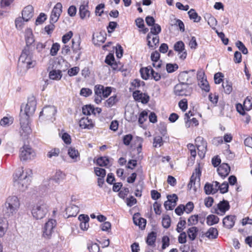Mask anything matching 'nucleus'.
<instances>
[{"mask_svg":"<svg viewBox=\"0 0 252 252\" xmlns=\"http://www.w3.org/2000/svg\"><path fill=\"white\" fill-rule=\"evenodd\" d=\"M163 144L162 138L160 136H156L154 139L153 146L154 147H160Z\"/></svg>","mask_w":252,"mask_h":252,"instance_id":"obj_55","label":"nucleus"},{"mask_svg":"<svg viewBox=\"0 0 252 252\" xmlns=\"http://www.w3.org/2000/svg\"><path fill=\"white\" fill-rule=\"evenodd\" d=\"M31 212L34 219L41 220L47 214L48 206L44 200H40L32 205Z\"/></svg>","mask_w":252,"mask_h":252,"instance_id":"obj_4","label":"nucleus"},{"mask_svg":"<svg viewBox=\"0 0 252 252\" xmlns=\"http://www.w3.org/2000/svg\"><path fill=\"white\" fill-rule=\"evenodd\" d=\"M57 109L54 106L49 105L43 107L39 114V119L53 122L55 120V115Z\"/></svg>","mask_w":252,"mask_h":252,"instance_id":"obj_7","label":"nucleus"},{"mask_svg":"<svg viewBox=\"0 0 252 252\" xmlns=\"http://www.w3.org/2000/svg\"><path fill=\"white\" fill-rule=\"evenodd\" d=\"M174 49L180 54L185 50V45L183 42L179 41L177 42L174 45Z\"/></svg>","mask_w":252,"mask_h":252,"instance_id":"obj_45","label":"nucleus"},{"mask_svg":"<svg viewBox=\"0 0 252 252\" xmlns=\"http://www.w3.org/2000/svg\"><path fill=\"white\" fill-rule=\"evenodd\" d=\"M47 19V16L44 13H41L39 16L37 17L36 21L35 24L36 25H40L44 23V22Z\"/></svg>","mask_w":252,"mask_h":252,"instance_id":"obj_53","label":"nucleus"},{"mask_svg":"<svg viewBox=\"0 0 252 252\" xmlns=\"http://www.w3.org/2000/svg\"><path fill=\"white\" fill-rule=\"evenodd\" d=\"M68 155L74 162L78 161L80 160V154L78 150L75 148L69 147L68 149Z\"/></svg>","mask_w":252,"mask_h":252,"instance_id":"obj_25","label":"nucleus"},{"mask_svg":"<svg viewBox=\"0 0 252 252\" xmlns=\"http://www.w3.org/2000/svg\"><path fill=\"white\" fill-rule=\"evenodd\" d=\"M229 209V202L223 199L220 201L217 206L213 207L212 212L219 216H223Z\"/></svg>","mask_w":252,"mask_h":252,"instance_id":"obj_10","label":"nucleus"},{"mask_svg":"<svg viewBox=\"0 0 252 252\" xmlns=\"http://www.w3.org/2000/svg\"><path fill=\"white\" fill-rule=\"evenodd\" d=\"M148 113L146 111H142L139 115L138 118V122L140 125H142L147 120Z\"/></svg>","mask_w":252,"mask_h":252,"instance_id":"obj_60","label":"nucleus"},{"mask_svg":"<svg viewBox=\"0 0 252 252\" xmlns=\"http://www.w3.org/2000/svg\"><path fill=\"white\" fill-rule=\"evenodd\" d=\"M201 175V172L199 169H195V176L194 173H193L190 177V181L188 185V188L189 189L191 190L193 189L194 191L196 190V187L195 186V181L198 179V181L200 180V175Z\"/></svg>","mask_w":252,"mask_h":252,"instance_id":"obj_14","label":"nucleus"},{"mask_svg":"<svg viewBox=\"0 0 252 252\" xmlns=\"http://www.w3.org/2000/svg\"><path fill=\"white\" fill-rule=\"evenodd\" d=\"M25 38L26 45L22 52L18 65V72L21 75L25 73L28 69L34 67L36 64L35 61L32 59V44L35 40L31 29L26 30Z\"/></svg>","mask_w":252,"mask_h":252,"instance_id":"obj_1","label":"nucleus"},{"mask_svg":"<svg viewBox=\"0 0 252 252\" xmlns=\"http://www.w3.org/2000/svg\"><path fill=\"white\" fill-rule=\"evenodd\" d=\"M224 81L222 82V86L225 93L229 94L232 90V83L228 80H224Z\"/></svg>","mask_w":252,"mask_h":252,"instance_id":"obj_36","label":"nucleus"},{"mask_svg":"<svg viewBox=\"0 0 252 252\" xmlns=\"http://www.w3.org/2000/svg\"><path fill=\"white\" fill-rule=\"evenodd\" d=\"M132 88H130V89H134L136 88H139L141 86H144L145 83L140 80H133L131 83Z\"/></svg>","mask_w":252,"mask_h":252,"instance_id":"obj_49","label":"nucleus"},{"mask_svg":"<svg viewBox=\"0 0 252 252\" xmlns=\"http://www.w3.org/2000/svg\"><path fill=\"white\" fill-rule=\"evenodd\" d=\"M80 94L81 95L87 97L92 94V91L89 88H83L81 90Z\"/></svg>","mask_w":252,"mask_h":252,"instance_id":"obj_61","label":"nucleus"},{"mask_svg":"<svg viewBox=\"0 0 252 252\" xmlns=\"http://www.w3.org/2000/svg\"><path fill=\"white\" fill-rule=\"evenodd\" d=\"M244 107L246 111H249L252 109V97L248 96L244 102Z\"/></svg>","mask_w":252,"mask_h":252,"instance_id":"obj_44","label":"nucleus"},{"mask_svg":"<svg viewBox=\"0 0 252 252\" xmlns=\"http://www.w3.org/2000/svg\"><path fill=\"white\" fill-rule=\"evenodd\" d=\"M157 237V233L152 231L148 234L147 239L146 243L149 246H154L156 242Z\"/></svg>","mask_w":252,"mask_h":252,"instance_id":"obj_29","label":"nucleus"},{"mask_svg":"<svg viewBox=\"0 0 252 252\" xmlns=\"http://www.w3.org/2000/svg\"><path fill=\"white\" fill-rule=\"evenodd\" d=\"M79 126L83 129H90L94 127V123L92 119H89L88 117L82 118L79 122Z\"/></svg>","mask_w":252,"mask_h":252,"instance_id":"obj_15","label":"nucleus"},{"mask_svg":"<svg viewBox=\"0 0 252 252\" xmlns=\"http://www.w3.org/2000/svg\"><path fill=\"white\" fill-rule=\"evenodd\" d=\"M171 224V219L169 215H163L162 220V226L165 228H168Z\"/></svg>","mask_w":252,"mask_h":252,"instance_id":"obj_40","label":"nucleus"},{"mask_svg":"<svg viewBox=\"0 0 252 252\" xmlns=\"http://www.w3.org/2000/svg\"><path fill=\"white\" fill-rule=\"evenodd\" d=\"M22 14L25 22H28L33 15V7L31 5L26 6L23 10Z\"/></svg>","mask_w":252,"mask_h":252,"instance_id":"obj_19","label":"nucleus"},{"mask_svg":"<svg viewBox=\"0 0 252 252\" xmlns=\"http://www.w3.org/2000/svg\"><path fill=\"white\" fill-rule=\"evenodd\" d=\"M133 220L134 223L136 225H138L141 229H143L145 227L146 224V220L145 219L140 218L138 216H134Z\"/></svg>","mask_w":252,"mask_h":252,"instance_id":"obj_27","label":"nucleus"},{"mask_svg":"<svg viewBox=\"0 0 252 252\" xmlns=\"http://www.w3.org/2000/svg\"><path fill=\"white\" fill-rule=\"evenodd\" d=\"M186 221L185 220H181L177 224L176 230L180 233L185 228Z\"/></svg>","mask_w":252,"mask_h":252,"instance_id":"obj_64","label":"nucleus"},{"mask_svg":"<svg viewBox=\"0 0 252 252\" xmlns=\"http://www.w3.org/2000/svg\"><path fill=\"white\" fill-rule=\"evenodd\" d=\"M57 221L54 219H49L46 222L42 229V237L45 239H50L54 232Z\"/></svg>","mask_w":252,"mask_h":252,"instance_id":"obj_8","label":"nucleus"},{"mask_svg":"<svg viewBox=\"0 0 252 252\" xmlns=\"http://www.w3.org/2000/svg\"><path fill=\"white\" fill-rule=\"evenodd\" d=\"M87 249L90 252H99V245L92 242L88 243Z\"/></svg>","mask_w":252,"mask_h":252,"instance_id":"obj_41","label":"nucleus"},{"mask_svg":"<svg viewBox=\"0 0 252 252\" xmlns=\"http://www.w3.org/2000/svg\"><path fill=\"white\" fill-rule=\"evenodd\" d=\"M217 171L219 175L224 179L228 175L230 168L228 164L223 163L218 168Z\"/></svg>","mask_w":252,"mask_h":252,"instance_id":"obj_17","label":"nucleus"},{"mask_svg":"<svg viewBox=\"0 0 252 252\" xmlns=\"http://www.w3.org/2000/svg\"><path fill=\"white\" fill-rule=\"evenodd\" d=\"M148 71L147 72L146 78L148 79L150 76L155 79L156 77H158L160 78V76L158 72L155 73L154 70L151 66H148Z\"/></svg>","mask_w":252,"mask_h":252,"instance_id":"obj_47","label":"nucleus"},{"mask_svg":"<svg viewBox=\"0 0 252 252\" xmlns=\"http://www.w3.org/2000/svg\"><path fill=\"white\" fill-rule=\"evenodd\" d=\"M60 150L59 149H54L50 151L47 154V157L49 158L57 157L59 156Z\"/></svg>","mask_w":252,"mask_h":252,"instance_id":"obj_62","label":"nucleus"},{"mask_svg":"<svg viewBox=\"0 0 252 252\" xmlns=\"http://www.w3.org/2000/svg\"><path fill=\"white\" fill-rule=\"evenodd\" d=\"M198 215H192L191 216L188 220V224L189 225H193L197 223L198 220Z\"/></svg>","mask_w":252,"mask_h":252,"instance_id":"obj_63","label":"nucleus"},{"mask_svg":"<svg viewBox=\"0 0 252 252\" xmlns=\"http://www.w3.org/2000/svg\"><path fill=\"white\" fill-rule=\"evenodd\" d=\"M189 85L187 83H180L174 87V93L179 96L187 95L188 93Z\"/></svg>","mask_w":252,"mask_h":252,"instance_id":"obj_12","label":"nucleus"},{"mask_svg":"<svg viewBox=\"0 0 252 252\" xmlns=\"http://www.w3.org/2000/svg\"><path fill=\"white\" fill-rule=\"evenodd\" d=\"M62 77V73L60 70H53L49 73L50 79H61Z\"/></svg>","mask_w":252,"mask_h":252,"instance_id":"obj_39","label":"nucleus"},{"mask_svg":"<svg viewBox=\"0 0 252 252\" xmlns=\"http://www.w3.org/2000/svg\"><path fill=\"white\" fill-rule=\"evenodd\" d=\"M20 206V200L17 196H9L2 206V215L5 218L14 216L18 211Z\"/></svg>","mask_w":252,"mask_h":252,"instance_id":"obj_3","label":"nucleus"},{"mask_svg":"<svg viewBox=\"0 0 252 252\" xmlns=\"http://www.w3.org/2000/svg\"><path fill=\"white\" fill-rule=\"evenodd\" d=\"M214 183L215 184V187H214V184L208 183L205 185L204 190L207 194H210L211 193L214 194L219 190L218 186L219 183L217 181H215Z\"/></svg>","mask_w":252,"mask_h":252,"instance_id":"obj_20","label":"nucleus"},{"mask_svg":"<svg viewBox=\"0 0 252 252\" xmlns=\"http://www.w3.org/2000/svg\"><path fill=\"white\" fill-rule=\"evenodd\" d=\"M72 49L73 53L78 54L77 56L76 57V60H78L80 59L81 55V53L80 52L81 49L80 38H78L76 39H75L74 38L72 39Z\"/></svg>","mask_w":252,"mask_h":252,"instance_id":"obj_22","label":"nucleus"},{"mask_svg":"<svg viewBox=\"0 0 252 252\" xmlns=\"http://www.w3.org/2000/svg\"><path fill=\"white\" fill-rule=\"evenodd\" d=\"M198 85L202 91L209 92L210 91V85L207 80H199Z\"/></svg>","mask_w":252,"mask_h":252,"instance_id":"obj_35","label":"nucleus"},{"mask_svg":"<svg viewBox=\"0 0 252 252\" xmlns=\"http://www.w3.org/2000/svg\"><path fill=\"white\" fill-rule=\"evenodd\" d=\"M36 107V101L35 97L33 96L29 97L27 103L25 105L23 104L21 107L20 117L29 120L30 117L34 114Z\"/></svg>","mask_w":252,"mask_h":252,"instance_id":"obj_5","label":"nucleus"},{"mask_svg":"<svg viewBox=\"0 0 252 252\" xmlns=\"http://www.w3.org/2000/svg\"><path fill=\"white\" fill-rule=\"evenodd\" d=\"M59 135L62 137V140L66 144H70L71 142V139L70 135L62 130L59 133Z\"/></svg>","mask_w":252,"mask_h":252,"instance_id":"obj_37","label":"nucleus"},{"mask_svg":"<svg viewBox=\"0 0 252 252\" xmlns=\"http://www.w3.org/2000/svg\"><path fill=\"white\" fill-rule=\"evenodd\" d=\"M65 211L67 218L75 217L79 212V209L76 205H71L66 208Z\"/></svg>","mask_w":252,"mask_h":252,"instance_id":"obj_23","label":"nucleus"},{"mask_svg":"<svg viewBox=\"0 0 252 252\" xmlns=\"http://www.w3.org/2000/svg\"><path fill=\"white\" fill-rule=\"evenodd\" d=\"M178 68V65L176 64L167 63L166 65V69L167 72L172 73Z\"/></svg>","mask_w":252,"mask_h":252,"instance_id":"obj_54","label":"nucleus"},{"mask_svg":"<svg viewBox=\"0 0 252 252\" xmlns=\"http://www.w3.org/2000/svg\"><path fill=\"white\" fill-rule=\"evenodd\" d=\"M106 39V34L105 32H100L96 34V35H93V41L94 45H100L103 43Z\"/></svg>","mask_w":252,"mask_h":252,"instance_id":"obj_16","label":"nucleus"},{"mask_svg":"<svg viewBox=\"0 0 252 252\" xmlns=\"http://www.w3.org/2000/svg\"><path fill=\"white\" fill-rule=\"evenodd\" d=\"M94 108L91 105H87L82 107V112L85 115H90L92 113L95 114Z\"/></svg>","mask_w":252,"mask_h":252,"instance_id":"obj_38","label":"nucleus"},{"mask_svg":"<svg viewBox=\"0 0 252 252\" xmlns=\"http://www.w3.org/2000/svg\"><path fill=\"white\" fill-rule=\"evenodd\" d=\"M151 31L149 33L147 34V40L148 41V46L149 47H153L154 46L152 45L151 38L153 35H158V34L161 32V27L158 24H155L152 26L151 28Z\"/></svg>","mask_w":252,"mask_h":252,"instance_id":"obj_13","label":"nucleus"},{"mask_svg":"<svg viewBox=\"0 0 252 252\" xmlns=\"http://www.w3.org/2000/svg\"><path fill=\"white\" fill-rule=\"evenodd\" d=\"M132 95L135 100L140 101L143 104L148 103L149 100V96L145 94L140 93V91L134 92Z\"/></svg>","mask_w":252,"mask_h":252,"instance_id":"obj_18","label":"nucleus"},{"mask_svg":"<svg viewBox=\"0 0 252 252\" xmlns=\"http://www.w3.org/2000/svg\"><path fill=\"white\" fill-rule=\"evenodd\" d=\"M219 218L214 215H210L207 217V224L208 225H213L219 221Z\"/></svg>","mask_w":252,"mask_h":252,"instance_id":"obj_31","label":"nucleus"},{"mask_svg":"<svg viewBox=\"0 0 252 252\" xmlns=\"http://www.w3.org/2000/svg\"><path fill=\"white\" fill-rule=\"evenodd\" d=\"M7 224L5 221L0 219V237H2L6 232Z\"/></svg>","mask_w":252,"mask_h":252,"instance_id":"obj_50","label":"nucleus"},{"mask_svg":"<svg viewBox=\"0 0 252 252\" xmlns=\"http://www.w3.org/2000/svg\"><path fill=\"white\" fill-rule=\"evenodd\" d=\"M219 190H220V193H225L228 191V184L227 182H224L220 185L218 186Z\"/></svg>","mask_w":252,"mask_h":252,"instance_id":"obj_57","label":"nucleus"},{"mask_svg":"<svg viewBox=\"0 0 252 252\" xmlns=\"http://www.w3.org/2000/svg\"><path fill=\"white\" fill-rule=\"evenodd\" d=\"M65 174L62 171L59 170L57 171L53 177V180L55 183L59 184L61 181H63L65 178Z\"/></svg>","mask_w":252,"mask_h":252,"instance_id":"obj_30","label":"nucleus"},{"mask_svg":"<svg viewBox=\"0 0 252 252\" xmlns=\"http://www.w3.org/2000/svg\"><path fill=\"white\" fill-rule=\"evenodd\" d=\"M88 8V3H85L84 2L80 6L79 14L81 19H84L87 17H89L90 11Z\"/></svg>","mask_w":252,"mask_h":252,"instance_id":"obj_24","label":"nucleus"},{"mask_svg":"<svg viewBox=\"0 0 252 252\" xmlns=\"http://www.w3.org/2000/svg\"><path fill=\"white\" fill-rule=\"evenodd\" d=\"M118 101L116 95H114L109 97L105 102V105L107 107H111Z\"/></svg>","mask_w":252,"mask_h":252,"instance_id":"obj_42","label":"nucleus"},{"mask_svg":"<svg viewBox=\"0 0 252 252\" xmlns=\"http://www.w3.org/2000/svg\"><path fill=\"white\" fill-rule=\"evenodd\" d=\"M29 120L25 118H21L20 119V127L19 128L18 133L20 138L22 140L27 139L32 132V129L29 125Z\"/></svg>","mask_w":252,"mask_h":252,"instance_id":"obj_6","label":"nucleus"},{"mask_svg":"<svg viewBox=\"0 0 252 252\" xmlns=\"http://www.w3.org/2000/svg\"><path fill=\"white\" fill-rule=\"evenodd\" d=\"M188 15L191 20H193L194 22H199L201 18L198 16V14L196 12L195 10L193 9H191L188 12Z\"/></svg>","mask_w":252,"mask_h":252,"instance_id":"obj_33","label":"nucleus"},{"mask_svg":"<svg viewBox=\"0 0 252 252\" xmlns=\"http://www.w3.org/2000/svg\"><path fill=\"white\" fill-rule=\"evenodd\" d=\"M151 39L152 40L153 43H151L152 45L154 46L153 47H149L152 49H155L158 44L159 43V36L158 35H153L151 36Z\"/></svg>","mask_w":252,"mask_h":252,"instance_id":"obj_59","label":"nucleus"},{"mask_svg":"<svg viewBox=\"0 0 252 252\" xmlns=\"http://www.w3.org/2000/svg\"><path fill=\"white\" fill-rule=\"evenodd\" d=\"M197 232L198 228L195 226H193L188 229V235L190 240L193 241L195 239Z\"/></svg>","mask_w":252,"mask_h":252,"instance_id":"obj_32","label":"nucleus"},{"mask_svg":"<svg viewBox=\"0 0 252 252\" xmlns=\"http://www.w3.org/2000/svg\"><path fill=\"white\" fill-rule=\"evenodd\" d=\"M32 174V170L29 169L24 170L21 167L17 169L13 175L14 186L20 191H25L30 184Z\"/></svg>","mask_w":252,"mask_h":252,"instance_id":"obj_2","label":"nucleus"},{"mask_svg":"<svg viewBox=\"0 0 252 252\" xmlns=\"http://www.w3.org/2000/svg\"><path fill=\"white\" fill-rule=\"evenodd\" d=\"M63 6L61 2H58L52 10L50 17V22L56 23L58 21L62 12Z\"/></svg>","mask_w":252,"mask_h":252,"instance_id":"obj_11","label":"nucleus"},{"mask_svg":"<svg viewBox=\"0 0 252 252\" xmlns=\"http://www.w3.org/2000/svg\"><path fill=\"white\" fill-rule=\"evenodd\" d=\"M205 18L207 20L208 24L213 29H215V26L217 25V21L216 18L210 15L207 14L205 17Z\"/></svg>","mask_w":252,"mask_h":252,"instance_id":"obj_34","label":"nucleus"},{"mask_svg":"<svg viewBox=\"0 0 252 252\" xmlns=\"http://www.w3.org/2000/svg\"><path fill=\"white\" fill-rule=\"evenodd\" d=\"M24 21H25L23 18V17H19L15 19V24L17 29L18 30H21L23 29L24 24Z\"/></svg>","mask_w":252,"mask_h":252,"instance_id":"obj_46","label":"nucleus"},{"mask_svg":"<svg viewBox=\"0 0 252 252\" xmlns=\"http://www.w3.org/2000/svg\"><path fill=\"white\" fill-rule=\"evenodd\" d=\"M35 156L34 151L30 147L24 145L20 149L19 158L22 161L33 159Z\"/></svg>","mask_w":252,"mask_h":252,"instance_id":"obj_9","label":"nucleus"},{"mask_svg":"<svg viewBox=\"0 0 252 252\" xmlns=\"http://www.w3.org/2000/svg\"><path fill=\"white\" fill-rule=\"evenodd\" d=\"M13 119L12 118L4 117L0 121V125L2 126L6 127L11 125L13 123Z\"/></svg>","mask_w":252,"mask_h":252,"instance_id":"obj_43","label":"nucleus"},{"mask_svg":"<svg viewBox=\"0 0 252 252\" xmlns=\"http://www.w3.org/2000/svg\"><path fill=\"white\" fill-rule=\"evenodd\" d=\"M60 45L59 43H53L50 50L51 55L52 56H56L60 49Z\"/></svg>","mask_w":252,"mask_h":252,"instance_id":"obj_52","label":"nucleus"},{"mask_svg":"<svg viewBox=\"0 0 252 252\" xmlns=\"http://www.w3.org/2000/svg\"><path fill=\"white\" fill-rule=\"evenodd\" d=\"M108 163L109 159L108 158L105 157H100L96 160V163L100 166H105L108 164Z\"/></svg>","mask_w":252,"mask_h":252,"instance_id":"obj_48","label":"nucleus"},{"mask_svg":"<svg viewBox=\"0 0 252 252\" xmlns=\"http://www.w3.org/2000/svg\"><path fill=\"white\" fill-rule=\"evenodd\" d=\"M204 235L209 239H215L218 236V231L216 228L210 227L204 234Z\"/></svg>","mask_w":252,"mask_h":252,"instance_id":"obj_26","label":"nucleus"},{"mask_svg":"<svg viewBox=\"0 0 252 252\" xmlns=\"http://www.w3.org/2000/svg\"><path fill=\"white\" fill-rule=\"evenodd\" d=\"M94 172L96 175L99 177H104L106 175L105 170L99 167H94Z\"/></svg>","mask_w":252,"mask_h":252,"instance_id":"obj_56","label":"nucleus"},{"mask_svg":"<svg viewBox=\"0 0 252 252\" xmlns=\"http://www.w3.org/2000/svg\"><path fill=\"white\" fill-rule=\"evenodd\" d=\"M236 46L240 50L243 54L246 55L248 53L247 48L245 47L244 44L240 41H238L236 42Z\"/></svg>","mask_w":252,"mask_h":252,"instance_id":"obj_51","label":"nucleus"},{"mask_svg":"<svg viewBox=\"0 0 252 252\" xmlns=\"http://www.w3.org/2000/svg\"><path fill=\"white\" fill-rule=\"evenodd\" d=\"M175 21L173 24L179 27L181 32H184L185 31V26L184 23L179 19H175Z\"/></svg>","mask_w":252,"mask_h":252,"instance_id":"obj_58","label":"nucleus"},{"mask_svg":"<svg viewBox=\"0 0 252 252\" xmlns=\"http://www.w3.org/2000/svg\"><path fill=\"white\" fill-rule=\"evenodd\" d=\"M236 217L233 215H228L223 218L222 220L223 225L227 228H232L235 224Z\"/></svg>","mask_w":252,"mask_h":252,"instance_id":"obj_21","label":"nucleus"},{"mask_svg":"<svg viewBox=\"0 0 252 252\" xmlns=\"http://www.w3.org/2000/svg\"><path fill=\"white\" fill-rule=\"evenodd\" d=\"M197 150L198 151V156L201 158H203L205 157V153L207 151V143L206 142H203V145L196 144Z\"/></svg>","mask_w":252,"mask_h":252,"instance_id":"obj_28","label":"nucleus"}]
</instances>
